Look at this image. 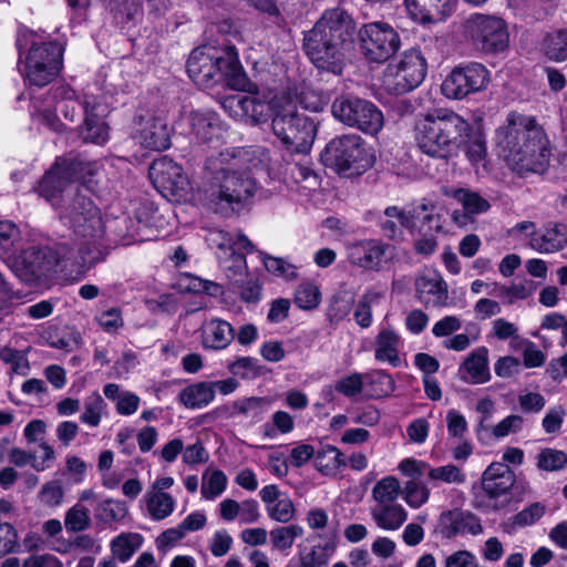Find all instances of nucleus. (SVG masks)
<instances>
[{
    "label": "nucleus",
    "mask_w": 567,
    "mask_h": 567,
    "mask_svg": "<svg viewBox=\"0 0 567 567\" xmlns=\"http://www.w3.org/2000/svg\"><path fill=\"white\" fill-rule=\"evenodd\" d=\"M262 157L264 153L255 147H231L209 156L207 203L215 209H235L250 199L257 190L256 174L265 166Z\"/></svg>",
    "instance_id": "obj_1"
},
{
    "label": "nucleus",
    "mask_w": 567,
    "mask_h": 567,
    "mask_svg": "<svg viewBox=\"0 0 567 567\" xmlns=\"http://www.w3.org/2000/svg\"><path fill=\"white\" fill-rule=\"evenodd\" d=\"M495 152L519 175L543 173L549 161L548 140L535 117L511 112L495 131Z\"/></svg>",
    "instance_id": "obj_2"
},
{
    "label": "nucleus",
    "mask_w": 567,
    "mask_h": 567,
    "mask_svg": "<svg viewBox=\"0 0 567 567\" xmlns=\"http://www.w3.org/2000/svg\"><path fill=\"white\" fill-rule=\"evenodd\" d=\"M354 21L341 8L326 10L303 38V50L319 70L340 74L344 51L354 33Z\"/></svg>",
    "instance_id": "obj_3"
},
{
    "label": "nucleus",
    "mask_w": 567,
    "mask_h": 567,
    "mask_svg": "<svg viewBox=\"0 0 567 567\" xmlns=\"http://www.w3.org/2000/svg\"><path fill=\"white\" fill-rule=\"evenodd\" d=\"M187 73L194 83L204 87L221 81L238 91H247L251 85L233 45L194 49L187 60Z\"/></svg>",
    "instance_id": "obj_4"
},
{
    "label": "nucleus",
    "mask_w": 567,
    "mask_h": 567,
    "mask_svg": "<svg viewBox=\"0 0 567 567\" xmlns=\"http://www.w3.org/2000/svg\"><path fill=\"white\" fill-rule=\"evenodd\" d=\"M60 217L74 234L81 265L95 262L94 254L99 252L105 227L101 210L87 195V189L69 198L61 207Z\"/></svg>",
    "instance_id": "obj_5"
},
{
    "label": "nucleus",
    "mask_w": 567,
    "mask_h": 567,
    "mask_svg": "<svg viewBox=\"0 0 567 567\" xmlns=\"http://www.w3.org/2000/svg\"><path fill=\"white\" fill-rule=\"evenodd\" d=\"M471 125L452 110L439 109L425 114L415 125V142L422 153L447 158L468 135Z\"/></svg>",
    "instance_id": "obj_6"
},
{
    "label": "nucleus",
    "mask_w": 567,
    "mask_h": 567,
    "mask_svg": "<svg viewBox=\"0 0 567 567\" xmlns=\"http://www.w3.org/2000/svg\"><path fill=\"white\" fill-rule=\"evenodd\" d=\"M274 134L291 152L308 153L313 144L317 126L312 118L296 109L289 95L274 97Z\"/></svg>",
    "instance_id": "obj_7"
},
{
    "label": "nucleus",
    "mask_w": 567,
    "mask_h": 567,
    "mask_svg": "<svg viewBox=\"0 0 567 567\" xmlns=\"http://www.w3.org/2000/svg\"><path fill=\"white\" fill-rule=\"evenodd\" d=\"M33 32L22 33L17 39L19 51L30 42L22 69L24 81L43 87L54 81L63 66V47L55 41L39 42Z\"/></svg>",
    "instance_id": "obj_8"
},
{
    "label": "nucleus",
    "mask_w": 567,
    "mask_h": 567,
    "mask_svg": "<svg viewBox=\"0 0 567 567\" xmlns=\"http://www.w3.org/2000/svg\"><path fill=\"white\" fill-rule=\"evenodd\" d=\"M336 120L342 124L375 135L384 124L382 111L371 101L354 95H341L331 105Z\"/></svg>",
    "instance_id": "obj_9"
},
{
    "label": "nucleus",
    "mask_w": 567,
    "mask_h": 567,
    "mask_svg": "<svg viewBox=\"0 0 567 567\" xmlns=\"http://www.w3.org/2000/svg\"><path fill=\"white\" fill-rule=\"evenodd\" d=\"M321 161L343 175L360 174L370 165L362 140L355 134L330 141L321 153Z\"/></svg>",
    "instance_id": "obj_10"
},
{
    "label": "nucleus",
    "mask_w": 567,
    "mask_h": 567,
    "mask_svg": "<svg viewBox=\"0 0 567 567\" xmlns=\"http://www.w3.org/2000/svg\"><path fill=\"white\" fill-rule=\"evenodd\" d=\"M358 44L362 56L370 63H384L401 47L396 30L383 21L364 23L358 31Z\"/></svg>",
    "instance_id": "obj_11"
},
{
    "label": "nucleus",
    "mask_w": 567,
    "mask_h": 567,
    "mask_svg": "<svg viewBox=\"0 0 567 567\" xmlns=\"http://www.w3.org/2000/svg\"><path fill=\"white\" fill-rule=\"evenodd\" d=\"M464 30L474 45L484 53L498 54L508 48L507 24L496 16L472 14L465 20Z\"/></svg>",
    "instance_id": "obj_12"
},
{
    "label": "nucleus",
    "mask_w": 567,
    "mask_h": 567,
    "mask_svg": "<svg viewBox=\"0 0 567 567\" xmlns=\"http://www.w3.org/2000/svg\"><path fill=\"white\" fill-rule=\"evenodd\" d=\"M426 74V62L416 49L405 51L398 63L389 64L383 75L384 89L395 95L408 93L417 87Z\"/></svg>",
    "instance_id": "obj_13"
},
{
    "label": "nucleus",
    "mask_w": 567,
    "mask_h": 567,
    "mask_svg": "<svg viewBox=\"0 0 567 567\" xmlns=\"http://www.w3.org/2000/svg\"><path fill=\"white\" fill-rule=\"evenodd\" d=\"M150 177L155 188L168 200L182 202L193 198V186L188 176L179 164L167 156L152 163Z\"/></svg>",
    "instance_id": "obj_14"
},
{
    "label": "nucleus",
    "mask_w": 567,
    "mask_h": 567,
    "mask_svg": "<svg viewBox=\"0 0 567 567\" xmlns=\"http://www.w3.org/2000/svg\"><path fill=\"white\" fill-rule=\"evenodd\" d=\"M488 82V70L481 63L471 62L452 70L442 83V92L449 99L461 100L484 90Z\"/></svg>",
    "instance_id": "obj_15"
},
{
    "label": "nucleus",
    "mask_w": 567,
    "mask_h": 567,
    "mask_svg": "<svg viewBox=\"0 0 567 567\" xmlns=\"http://www.w3.org/2000/svg\"><path fill=\"white\" fill-rule=\"evenodd\" d=\"M433 220L434 215L429 213L426 204H422L412 210L389 206L384 209V215L380 219V228L384 236L390 239H396L402 236L403 228L414 231L421 224V231L425 223L432 224Z\"/></svg>",
    "instance_id": "obj_16"
},
{
    "label": "nucleus",
    "mask_w": 567,
    "mask_h": 567,
    "mask_svg": "<svg viewBox=\"0 0 567 567\" xmlns=\"http://www.w3.org/2000/svg\"><path fill=\"white\" fill-rule=\"evenodd\" d=\"M515 482L513 471L504 463H492L482 475L483 497L486 506L494 511L505 507L508 502V492Z\"/></svg>",
    "instance_id": "obj_17"
},
{
    "label": "nucleus",
    "mask_w": 567,
    "mask_h": 567,
    "mask_svg": "<svg viewBox=\"0 0 567 567\" xmlns=\"http://www.w3.org/2000/svg\"><path fill=\"white\" fill-rule=\"evenodd\" d=\"M223 109L234 118L260 124L275 115L274 99L262 101L258 95L231 94L221 101Z\"/></svg>",
    "instance_id": "obj_18"
},
{
    "label": "nucleus",
    "mask_w": 567,
    "mask_h": 567,
    "mask_svg": "<svg viewBox=\"0 0 567 567\" xmlns=\"http://www.w3.org/2000/svg\"><path fill=\"white\" fill-rule=\"evenodd\" d=\"M398 468L408 478L402 485V499L412 509L421 508L431 496V482L427 481L421 461L404 458L399 463Z\"/></svg>",
    "instance_id": "obj_19"
},
{
    "label": "nucleus",
    "mask_w": 567,
    "mask_h": 567,
    "mask_svg": "<svg viewBox=\"0 0 567 567\" xmlns=\"http://www.w3.org/2000/svg\"><path fill=\"white\" fill-rule=\"evenodd\" d=\"M66 260L81 265L74 249L68 248L64 244L56 248L32 247L23 252V264L27 270L37 278L47 276Z\"/></svg>",
    "instance_id": "obj_20"
},
{
    "label": "nucleus",
    "mask_w": 567,
    "mask_h": 567,
    "mask_svg": "<svg viewBox=\"0 0 567 567\" xmlns=\"http://www.w3.org/2000/svg\"><path fill=\"white\" fill-rule=\"evenodd\" d=\"M82 171L83 162L79 159H56L55 164L39 183V195L53 203L71 181L81 178Z\"/></svg>",
    "instance_id": "obj_21"
},
{
    "label": "nucleus",
    "mask_w": 567,
    "mask_h": 567,
    "mask_svg": "<svg viewBox=\"0 0 567 567\" xmlns=\"http://www.w3.org/2000/svg\"><path fill=\"white\" fill-rule=\"evenodd\" d=\"M84 112V122L80 126V136L85 143L104 145L110 137L109 126L103 121L105 109L102 106L101 97L85 95L81 102Z\"/></svg>",
    "instance_id": "obj_22"
},
{
    "label": "nucleus",
    "mask_w": 567,
    "mask_h": 567,
    "mask_svg": "<svg viewBox=\"0 0 567 567\" xmlns=\"http://www.w3.org/2000/svg\"><path fill=\"white\" fill-rule=\"evenodd\" d=\"M389 245L369 239L350 243L346 247L347 260L364 270H379Z\"/></svg>",
    "instance_id": "obj_23"
},
{
    "label": "nucleus",
    "mask_w": 567,
    "mask_h": 567,
    "mask_svg": "<svg viewBox=\"0 0 567 567\" xmlns=\"http://www.w3.org/2000/svg\"><path fill=\"white\" fill-rule=\"evenodd\" d=\"M135 138L145 147L153 151H164L171 146V128L162 116L141 117Z\"/></svg>",
    "instance_id": "obj_24"
},
{
    "label": "nucleus",
    "mask_w": 567,
    "mask_h": 567,
    "mask_svg": "<svg viewBox=\"0 0 567 567\" xmlns=\"http://www.w3.org/2000/svg\"><path fill=\"white\" fill-rule=\"evenodd\" d=\"M415 293L425 308H442L447 305V286L436 271H426L416 278Z\"/></svg>",
    "instance_id": "obj_25"
},
{
    "label": "nucleus",
    "mask_w": 567,
    "mask_h": 567,
    "mask_svg": "<svg viewBox=\"0 0 567 567\" xmlns=\"http://www.w3.org/2000/svg\"><path fill=\"white\" fill-rule=\"evenodd\" d=\"M259 496L265 504L266 513L271 520L288 524L297 514L296 506L289 495L275 484L264 486Z\"/></svg>",
    "instance_id": "obj_26"
},
{
    "label": "nucleus",
    "mask_w": 567,
    "mask_h": 567,
    "mask_svg": "<svg viewBox=\"0 0 567 567\" xmlns=\"http://www.w3.org/2000/svg\"><path fill=\"white\" fill-rule=\"evenodd\" d=\"M192 134L198 143L218 142L226 127L219 116L213 111H193L187 115Z\"/></svg>",
    "instance_id": "obj_27"
},
{
    "label": "nucleus",
    "mask_w": 567,
    "mask_h": 567,
    "mask_svg": "<svg viewBox=\"0 0 567 567\" xmlns=\"http://www.w3.org/2000/svg\"><path fill=\"white\" fill-rule=\"evenodd\" d=\"M410 17L422 23H436L445 20L454 11L452 0H405Z\"/></svg>",
    "instance_id": "obj_28"
},
{
    "label": "nucleus",
    "mask_w": 567,
    "mask_h": 567,
    "mask_svg": "<svg viewBox=\"0 0 567 567\" xmlns=\"http://www.w3.org/2000/svg\"><path fill=\"white\" fill-rule=\"evenodd\" d=\"M234 338L235 329L226 320L213 318L202 324L200 339L204 349L224 350L233 342Z\"/></svg>",
    "instance_id": "obj_29"
},
{
    "label": "nucleus",
    "mask_w": 567,
    "mask_h": 567,
    "mask_svg": "<svg viewBox=\"0 0 567 567\" xmlns=\"http://www.w3.org/2000/svg\"><path fill=\"white\" fill-rule=\"evenodd\" d=\"M402 343L400 333L393 327H381L374 340V359L379 362H386L394 368L400 367Z\"/></svg>",
    "instance_id": "obj_30"
},
{
    "label": "nucleus",
    "mask_w": 567,
    "mask_h": 567,
    "mask_svg": "<svg viewBox=\"0 0 567 567\" xmlns=\"http://www.w3.org/2000/svg\"><path fill=\"white\" fill-rule=\"evenodd\" d=\"M440 525L442 533L449 538L458 534L478 535L483 532L481 522L474 514L458 509L442 513Z\"/></svg>",
    "instance_id": "obj_31"
},
{
    "label": "nucleus",
    "mask_w": 567,
    "mask_h": 567,
    "mask_svg": "<svg viewBox=\"0 0 567 567\" xmlns=\"http://www.w3.org/2000/svg\"><path fill=\"white\" fill-rule=\"evenodd\" d=\"M461 379L470 384H484L492 378L488 367V350L480 347L472 351L458 369Z\"/></svg>",
    "instance_id": "obj_32"
},
{
    "label": "nucleus",
    "mask_w": 567,
    "mask_h": 567,
    "mask_svg": "<svg viewBox=\"0 0 567 567\" xmlns=\"http://www.w3.org/2000/svg\"><path fill=\"white\" fill-rule=\"evenodd\" d=\"M337 532L327 534L323 543H318L311 547L299 546L298 557L299 567H324L337 548Z\"/></svg>",
    "instance_id": "obj_33"
},
{
    "label": "nucleus",
    "mask_w": 567,
    "mask_h": 567,
    "mask_svg": "<svg viewBox=\"0 0 567 567\" xmlns=\"http://www.w3.org/2000/svg\"><path fill=\"white\" fill-rule=\"evenodd\" d=\"M529 245L540 254L558 251L567 245V228L559 224L548 225L532 236Z\"/></svg>",
    "instance_id": "obj_34"
},
{
    "label": "nucleus",
    "mask_w": 567,
    "mask_h": 567,
    "mask_svg": "<svg viewBox=\"0 0 567 567\" xmlns=\"http://www.w3.org/2000/svg\"><path fill=\"white\" fill-rule=\"evenodd\" d=\"M371 519L383 530L400 529L408 519V512L402 504L373 505L370 508Z\"/></svg>",
    "instance_id": "obj_35"
},
{
    "label": "nucleus",
    "mask_w": 567,
    "mask_h": 567,
    "mask_svg": "<svg viewBox=\"0 0 567 567\" xmlns=\"http://www.w3.org/2000/svg\"><path fill=\"white\" fill-rule=\"evenodd\" d=\"M453 198L463 207L462 213L458 210L453 213V219L460 225L465 224L467 216L483 214L491 207L486 198L468 188L455 189Z\"/></svg>",
    "instance_id": "obj_36"
},
{
    "label": "nucleus",
    "mask_w": 567,
    "mask_h": 567,
    "mask_svg": "<svg viewBox=\"0 0 567 567\" xmlns=\"http://www.w3.org/2000/svg\"><path fill=\"white\" fill-rule=\"evenodd\" d=\"M177 399L186 409H204L214 401V391L209 381L196 382L185 386Z\"/></svg>",
    "instance_id": "obj_37"
},
{
    "label": "nucleus",
    "mask_w": 567,
    "mask_h": 567,
    "mask_svg": "<svg viewBox=\"0 0 567 567\" xmlns=\"http://www.w3.org/2000/svg\"><path fill=\"white\" fill-rule=\"evenodd\" d=\"M277 95H289L296 102V109L300 105L302 109L311 112H320L327 104V99L320 92H317L309 86L301 84L288 85Z\"/></svg>",
    "instance_id": "obj_38"
},
{
    "label": "nucleus",
    "mask_w": 567,
    "mask_h": 567,
    "mask_svg": "<svg viewBox=\"0 0 567 567\" xmlns=\"http://www.w3.org/2000/svg\"><path fill=\"white\" fill-rule=\"evenodd\" d=\"M143 499L147 515L155 522L169 517L176 507V499L169 493L146 492Z\"/></svg>",
    "instance_id": "obj_39"
},
{
    "label": "nucleus",
    "mask_w": 567,
    "mask_h": 567,
    "mask_svg": "<svg viewBox=\"0 0 567 567\" xmlns=\"http://www.w3.org/2000/svg\"><path fill=\"white\" fill-rule=\"evenodd\" d=\"M400 496L402 497V485L393 475L379 480L371 491L374 505L399 504L396 501Z\"/></svg>",
    "instance_id": "obj_40"
},
{
    "label": "nucleus",
    "mask_w": 567,
    "mask_h": 567,
    "mask_svg": "<svg viewBox=\"0 0 567 567\" xmlns=\"http://www.w3.org/2000/svg\"><path fill=\"white\" fill-rule=\"evenodd\" d=\"M421 466L426 473L427 481L434 486L440 482L460 485L466 481V475L454 464L433 467L429 463L421 461Z\"/></svg>",
    "instance_id": "obj_41"
},
{
    "label": "nucleus",
    "mask_w": 567,
    "mask_h": 567,
    "mask_svg": "<svg viewBox=\"0 0 567 567\" xmlns=\"http://www.w3.org/2000/svg\"><path fill=\"white\" fill-rule=\"evenodd\" d=\"M107 413V404L102 395L94 391L83 400V411L80 421L90 427H97Z\"/></svg>",
    "instance_id": "obj_42"
},
{
    "label": "nucleus",
    "mask_w": 567,
    "mask_h": 567,
    "mask_svg": "<svg viewBox=\"0 0 567 567\" xmlns=\"http://www.w3.org/2000/svg\"><path fill=\"white\" fill-rule=\"evenodd\" d=\"M210 236V240L216 243L218 248L225 252H241V250L251 252L255 248L248 237L240 231L235 237L223 230L212 233Z\"/></svg>",
    "instance_id": "obj_43"
},
{
    "label": "nucleus",
    "mask_w": 567,
    "mask_h": 567,
    "mask_svg": "<svg viewBox=\"0 0 567 567\" xmlns=\"http://www.w3.org/2000/svg\"><path fill=\"white\" fill-rule=\"evenodd\" d=\"M305 529L299 524L278 526L270 530V542L275 549L286 551L290 549L295 540L303 536Z\"/></svg>",
    "instance_id": "obj_44"
},
{
    "label": "nucleus",
    "mask_w": 567,
    "mask_h": 567,
    "mask_svg": "<svg viewBox=\"0 0 567 567\" xmlns=\"http://www.w3.org/2000/svg\"><path fill=\"white\" fill-rule=\"evenodd\" d=\"M315 464L319 472L324 475L336 473L346 465L343 454L332 445H326L315 455Z\"/></svg>",
    "instance_id": "obj_45"
},
{
    "label": "nucleus",
    "mask_w": 567,
    "mask_h": 567,
    "mask_svg": "<svg viewBox=\"0 0 567 567\" xmlns=\"http://www.w3.org/2000/svg\"><path fill=\"white\" fill-rule=\"evenodd\" d=\"M363 374L364 386L370 389L372 398L388 396L395 389L394 380L383 370H372Z\"/></svg>",
    "instance_id": "obj_46"
},
{
    "label": "nucleus",
    "mask_w": 567,
    "mask_h": 567,
    "mask_svg": "<svg viewBox=\"0 0 567 567\" xmlns=\"http://www.w3.org/2000/svg\"><path fill=\"white\" fill-rule=\"evenodd\" d=\"M85 95L89 94L84 93L82 96H78L75 91L68 85H59L54 89V97L60 100L61 112L70 122L75 121L78 116L76 105L82 107L81 102Z\"/></svg>",
    "instance_id": "obj_47"
},
{
    "label": "nucleus",
    "mask_w": 567,
    "mask_h": 567,
    "mask_svg": "<svg viewBox=\"0 0 567 567\" xmlns=\"http://www.w3.org/2000/svg\"><path fill=\"white\" fill-rule=\"evenodd\" d=\"M228 258L220 259V266L227 278L234 284L239 285L247 276L246 257L243 252H225Z\"/></svg>",
    "instance_id": "obj_48"
},
{
    "label": "nucleus",
    "mask_w": 567,
    "mask_h": 567,
    "mask_svg": "<svg viewBox=\"0 0 567 567\" xmlns=\"http://www.w3.org/2000/svg\"><path fill=\"white\" fill-rule=\"evenodd\" d=\"M545 55L556 62L567 60V30H557L544 39Z\"/></svg>",
    "instance_id": "obj_49"
},
{
    "label": "nucleus",
    "mask_w": 567,
    "mask_h": 567,
    "mask_svg": "<svg viewBox=\"0 0 567 567\" xmlns=\"http://www.w3.org/2000/svg\"><path fill=\"white\" fill-rule=\"evenodd\" d=\"M227 487V476L220 470L206 471L203 474L200 487L202 496L207 501H214L221 495Z\"/></svg>",
    "instance_id": "obj_50"
},
{
    "label": "nucleus",
    "mask_w": 567,
    "mask_h": 567,
    "mask_svg": "<svg viewBox=\"0 0 567 567\" xmlns=\"http://www.w3.org/2000/svg\"><path fill=\"white\" fill-rule=\"evenodd\" d=\"M141 545L138 534H120L111 542V550L120 561H127Z\"/></svg>",
    "instance_id": "obj_51"
},
{
    "label": "nucleus",
    "mask_w": 567,
    "mask_h": 567,
    "mask_svg": "<svg viewBox=\"0 0 567 567\" xmlns=\"http://www.w3.org/2000/svg\"><path fill=\"white\" fill-rule=\"evenodd\" d=\"M64 526L68 532L81 533L91 526L90 511L82 504H75L69 508L64 517Z\"/></svg>",
    "instance_id": "obj_52"
},
{
    "label": "nucleus",
    "mask_w": 567,
    "mask_h": 567,
    "mask_svg": "<svg viewBox=\"0 0 567 567\" xmlns=\"http://www.w3.org/2000/svg\"><path fill=\"white\" fill-rule=\"evenodd\" d=\"M319 288L309 281L301 282L295 291V303L302 310H312L320 303Z\"/></svg>",
    "instance_id": "obj_53"
},
{
    "label": "nucleus",
    "mask_w": 567,
    "mask_h": 567,
    "mask_svg": "<svg viewBox=\"0 0 567 567\" xmlns=\"http://www.w3.org/2000/svg\"><path fill=\"white\" fill-rule=\"evenodd\" d=\"M536 460L537 467L546 472L559 471L567 465V454L564 451L550 447L543 449Z\"/></svg>",
    "instance_id": "obj_54"
},
{
    "label": "nucleus",
    "mask_w": 567,
    "mask_h": 567,
    "mask_svg": "<svg viewBox=\"0 0 567 567\" xmlns=\"http://www.w3.org/2000/svg\"><path fill=\"white\" fill-rule=\"evenodd\" d=\"M262 264L267 271L276 277H280L286 280H293L298 276L297 266L290 264L286 259L264 255Z\"/></svg>",
    "instance_id": "obj_55"
},
{
    "label": "nucleus",
    "mask_w": 567,
    "mask_h": 567,
    "mask_svg": "<svg viewBox=\"0 0 567 567\" xmlns=\"http://www.w3.org/2000/svg\"><path fill=\"white\" fill-rule=\"evenodd\" d=\"M536 290V284L528 278H517L509 285H506L505 302L515 303L517 300L527 299Z\"/></svg>",
    "instance_id": "obj_56"
},
{
    "label": "nucleus",
    "mask_w": 567,
    "mask_h": 567,
    "mask_svg": "<svg viewBox=\"0 0 567 567\" xmlns=\"http://www.w3.org/2000/svg\"><path fill=\"white\" fill-rule=\"evenodd\" d=\"M289 172L293 182L307 190H315L320 185L319 176L308 163H296Z\"/></svg>",
    "instance_id": "obj_57"
},
{
    "label": "nucleus",
    "mask_w": 567,
    "mask_h": 567,
    "mask_svg": "<svg viewBox=\"0 0 567 567\" xmlns=\"http://www.w3.org/2000/svg\"><path fill=\"white\" fill-rule=\"evenodd\" d=\"M353 298L347 292H340L332 297L327 316L330 322H339L343 320L351 311Z\"/></svg>",
    "instance_id": "obj_58"
},
{
    "label": "nucleus",
    "mask_w": 567,
    "mask_h": 567,
    "mask_svg": "<svg viewBox=\"0 0 567 567\" xmlns=\"http://www.w3.org/2000/svg\"><path fill=\"white\" fill-rule=\"evenodd\" d=\"M268 404L269 402L265 398L251 396L235 401L233 403V409L237 415L259 419L260 415L267 410Z\"/></svg>",
    "instance_id": "obj_59"
},
{
    "label": "nucleus",
    "mask_w": 567,
    "mask_h": 567,
    "mask_svg": "<svg viewBox=\"0 0 567 567\" xmlns=\"http://www.w3.org/2000/svg\"><path fill=\"white\" fill-rule=\"evenodd\" d=\"M379 295L373 291H367L360 298L357 309L354 310L353 317L355 322L363 329L369 328L372 324V303L375 302Z\"/></svg>",
    "instance_id": "obj_60"
},
{
    "label": "nucleus",
    "mask_w": 567,
    "mask_h": 567,
    "mask_svg": "<svg viewBox=\"0 0 567 567\" xmlns=\"http://www.w3.org/2000/svg\"><path fill=\"white\" fill-rule=\"evenodd\" d=\"M0 359L7 364H10L12 372L17 374L27 375L30 370L27 355L10 347L0 348Z\"/></svg>",
    "instance_id": "obj_61"
},
{
    "label": "nucleus",
    "mask_w": 567,
    "mask_h": 567,
    "mask_svg": "<svg viewBox=\"0 0 567 567\" xmlns=\"http://www.w3.org/2000/svg\"><path fill=\"white\" fill-rule=\"evenodd\" d=\"M229 372L243 379H252L260 374L258 360L250 357H243L228 364Z\"/></svg>",
    "instance_id": "obj_62"
},
{
    "label": "nucleus",
    "mask_w": 567,
    "mask_h": 567,
    "mask_svg": "<svg viewBox=\"0 0 567 567\" xmlns=\"http://www.w3.org/2000/svg\"><path fill=\"white\" fill-rule=\"evenodd\" d=\"M63 497L64 491L59 481L45 483L39 492L40 503L49 507L60 506L63 502Z\"/></svg>",
    "instance_id": "obj_63"
},
{
    "label": "nucleus",
    "mask_w": 567,
    "mask_h": 567,
    "mask_svg": "<svg viewBox=\"0 0 567 567\" xmlns=\"http://www.w3.org/2000/svg\"><path fill=\"white\" fill-rule=\"evenodd\" d=\"M461 144L467 145L466 155L472 163L481 162L486 155V145L483 135L478 132L472 133V128Z\"/></svg>",
    "instance_id": "obj_64"
}]
</instances>
